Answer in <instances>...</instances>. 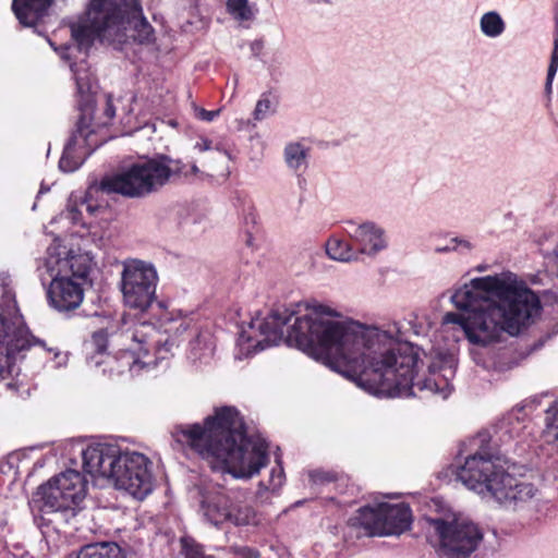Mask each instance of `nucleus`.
Segmentation results:
<instances>
[{
	"mask_svg": "<svg viewBox=\"0 0 558 558\" xmlns=\"http://www.w3.org/2000/svg\"><path fill=\"white\" fill-rule=\"evenodd\" d=\"M71 36L81 51L95 39L123 44L132 37L138 44H150L155 38L138 0H92L86 17L71 26Z\"/></svg>",
	"mask_w": 558,
	"mask_h": 558,
	"instance_id": "20e7f679",
	"label": "nucleus"
},
{
	"mask_svg": "<svg viewBox=\"0 0 558 558\" xmlns=\"http://www.w3.org/2000/svg\"><path fill=\"white\" fill-rule=\"evenodd\" d=\"M326 254L329 258L348 263L357 259L359 253L356 247L350 243L336 236H331L325 244Z\"/></svg>",
	"mask_w": 558,
	"mask_h": 558,
	"instance_id": "393cba45",
	"label": "nucleus"
},
{
	"mask_svg": "<svg viewBox=\"0 0 558 558\" xmlns=\"http://www.w3.org/2000/svg\"><path fill=\"white\" fill-rule=\"evenodd\" d=\"M86 481L75 470H66L41 485L35 502L43 514L74 510L86 496Z\"/></svg>",
	"mask_w": 558,
	"mask_h": 558,
	"instance_id": "9b49d317",
	"label": "nucleus"
},
{
	"mask_svg": "<svg viewBox=\"0 0 558 558\" xmlns=\"http://www.w3.org/2000/svg\"><path fill=\"white\" fill-rule=\"evenodd\" d=\"M149 364H150V362L142 361L140 357L133 359V362L130 365V371L132 373H135L137 368H144V367L148 366Z\"/></svg>",
	"mask_w": 558,
	"mask_h": 558,
	"instance_id": "37998d69",
	"label": "nucleus"
},
{
	"mask_svg": "<svg viewBox=\"0 0 558 558\" xmlns=\"http://www.w3.org/2000/svg\"><path fill=\"white\" fill-rule=\"evenodd\" d=\"M36 344L46 350L44 341L31 336L19 313L12 289L8 284L0 283V381L12 375L15 362L23 359L25 352ZM47 351L54 352L56 359L62 355L53 349H47Z\"/></svg>",
	"mask_w": 558,
	"mask_h": 558,
	"instance_id": "6e6552de",
	"label": "nucleus"
},
{
	"mask_svg": "<svg viewBox=\"0 0 558 558\" xmlns=\"http://www.w3.org/2000/svg\"><path fill=\"white\" fill-rule=\"evenodd\" d=\"M53 0H13L12 10L19 22L27 27L37 25L47 15Z\"/></svg>",
	"mask_w": 558,
	"mask_h": 558,
	"instance_id": "6ab92c4d",
	"label": "nucleus"
},
{
	"mask_svg": "<svg viewBox=\"0 0 558 558\" xmlns=\"http://www.w3.org/2000/svg\"><path fill=\"white\" fill-rule=\"evenodd\" d=\"M160 313L158 315L160 327L168 333V338L162 341L159 338V331L156 330L150 324L143 323L135 328L132 339L138 343L140 350L144 351L146 355L151 349L158 355L157 359H165L162 351L169 352L174 345L175 339L183 332H186L192 326V319L183 316L180 310H169L163 307L162 303L157 304Z\"/></svg>",
	"mask_w": 558,
	"mask_h": 558,
	"instance_id": "4468645a",
	"label": "nucleus"
},
{
	"mask_svg": "<svg viewBox=\"0 0 558 558\" xmlns=\"http://www.w3.org/2000/svg\"><path fill=\"white\" fill-rule=\"evenodd\" d=\"M412 511L404 504L380 502L375 506L361 507L349 519L348 526L356 530L357 536L401 535L411 527Z\"/></svg>",
	"mask_w": 558,
	"mask_h": 558,
	"instance_id": "9d476101",
	"label": "nucleus"
},
{
	"mask_svg": "<svg viewBox=\"0 0 558 558\" xmlns=\"http://www.w3.org/2000/svg\"><path fill=\"white\" fill-rule=\"evenodd\" d=\"M276 462L277 465L271 469L268 483L266 484L265 482H260L258 484L257 496L259 498L263 497L265 492L277 493L284 484L286 476L278 456L276 457Z\"/></svg>",
	"mask_w": 558,
	"mask_h": 558,
	"instance_id": "7c9ffc66",
	"label": "nucleus"
},
{
	"mask_svg": "<svg viewBox=\"0 0 558 558\" xmlns=\"http://www.w3.org/2000/svg\"><path fill=\"white\" fill-rule=\"evenodd\" d=\"M554 48H558V28H557L556 36L554 39Z\"/></svg>",
	"mask_w": 558,
	"mask_h": 558,
	"instance_id": "09e8293b",
	"label": "nucleus"
},
{
	"mask_svg": "<svg viewBox=\"0 0 558 558\" xmlns=\"http://www.w3.org/2000/svg\"><path fill=\"white\" fill-rule=\"evenodd\" d=\"M545 423L544 441L558 448V399L546 411Z\"/></svg>",
	"mask_w": 558,
	"mask_h": 558,
	"instance_id": "c85d7f7f",
	"label": "nucleus"
},
{
	"mask_svg": "<svg viewBox=\"0 0 558 558\" xmlns=\"http://www.w3.org/2000/svg\"><path fill=\"white\" fill-rule=\"evenodd\" d=\"M310 478L314 484H323L335 480V475L330 472L315 470L310 472Z\"/></svg>",
	"mask_w": 558,
	"mask_h": 558,
	"instance_id": "58836bf2",
	"label": "nucleus"
},
{
	"mask_svg": "<svg viewBox=\"0 0 558 558\" xmlns=\"http://www.w3.org/2000/svg\"><path fill=\"white\" fill-rule=\"evenodd\" d=\"M105 114L109 119H112L116 116V108L113 107V104H112V100L110 97H108V99H107Z\"/></svg>",
	"mask_w": 558,
	"mask_h": 558,
	"instance_id": "c03bdc74",
	"label": "nucleus"
},
{
	"mask_svg": "<svg viewBox=\"0 0 558 558\" xmlns=\"http://www.w3.org/2000/svg\"><path fill=\"white\" fill-rule=\"evenodd\" d=\"M169 125H171L172 128H175L177 126V121L175 120H169Z\"/></svg>",
	"mask_w": 558,
	"mask_h": 558,
	"instance_id": "8fccbe9b",
	"label": "nucleus"
},
{
	"mask_svg": "<svg viewBox=\"0 0 558 558\" xmlns=\"http://www.w3.org/2000/svg\"><path fill=\"white\" fill-rule=\"evenodd\" d=\"M185 173L179 161L167 156L137 161L121 171L106 175L99 189L107 194L144 198L165 186L173 174Z\"/></svg>",
	"mask_w": 558,
	"mask_h": 558,
	"instance_id": "0eeeda50",
	"label": "nucleus"
},
{
	"mask_svg": "<svg viewBox=\"0 0 558 558\" xmlns=\"http://www.w3.org/2000/svg\"><path fill=\"white\" fill-rule=\"evenodd\" d=\"M194 149L199 153H204L211 149H218V147L214 146L211 140L204 136H199L194 144Z\"/></svg>",
	"mask_w": 558,
	"mask_h": 558,
	"instance_id": "ea45409f",
	"label": "nucleus"
},
{
	"mask_svg": "<svg viewBox=\"0 0 558 558\" xmlns=\"http://www.w3.org/2000/svg\"><path fill=\"white\" fill-rule=\"evenodd\" d=\"M171 435L175 442L208 460L214 470L233 478H252L269 461L266 440L246 436L244 423L233 407L217 409L204 425H177Z\"/></svg>",
	"mask_w": 558,
	"mask_h": 558,
	"instance_id": "7ed1b4c3",
	"label": "nucleus"
},
{
	"mask_svg": "<svg viewBox=\"0 0 558 558\" xmlns=\"http://www.w3.org/2000/svg\"><path fill=\"white\" fill-rule=\"evenodd\" d=\"M474 245L470 240L465 238L454 236L449 240V243L445 246H438L435 248L438 253H445L450 251H458L460 253H468L473 250Z\"/></svg>",
	"mask_w": 558,
	"mask_h": 558,
	"instance_id": "72a5a7b5",
	"label": "nucleus"
},
{
	"mask_svg": "<svg viewBox=\"0 0 558 558\" xmlns=\"http://www.w3.org/2000/svg\"><path fill=\"white\" fill-rule=\"evenodd\" d=\"M450 300L466 313H447L444 329L460 331L470 343L480 347L499 341L504 333L518 336L542 311L539 298L510 271L473 278Z\"/></svg>",
	"mask_w": 558,
	"mask_h": 558,
	"instance_id": "f03ea898",
	"label": "nucleus"
},
{
	"mask_svg": "<svg viewBox=\"0 0 558 558\" xmlns=\"http://www.w3.org/2000/svg\"><path fill=\"white\" fill-rule=\"evenodd\" d=\"M498 462L497 456L477 451L457 468L456 476L468 489L492 499L507 472Z\"/></svg>",
	"mask_w": 558,
	"mask_h": 558,
	"instance_id": "ddd939ff",
	"label": "nucleus"
},
{
	"mask_svg": "<svg viewBox=\"0 0 558 558\" xmlns=\"http://www.w3.org/2000/svg\"><path fill=\"white\" fill-rule=\"evenodd\" d=\"M181 545L184 558H215L213 555L206 554L203 546L191 537H182Z\"/></svg>",
	"mask_w": 558,
	"mask_h": 558,
	"instance_id": "473e14b6",
	"label": "nucleus"
},
{
	"mask_svg": "<svg viewBox=\"0 0 558 558\" xmlns=\"http://www.w3.org/2000/svg\"><path fill=\"white\" fill-rule=\"evenodd\" d=\"M220 114V109L218 110H206L203 108H196V117L203 121L211 122Z\"/></svg>",
	"mask_w": 558,
	"mask_h": 558,
	"instance_id": "a19ab883",
	"label": "nucleus"
},
{
	"mask_svg": "<svg viewBox=\"0 0 558 558\" xmlns=\"http://www.w3.org/2000/svg\"><path fill=\"white\" fill-rule=\"evenodd\" d=\"M558 70V48H554L550 57V63L547 69V76L545 83V93L550 95L554 78Z\"/></svg>",
	"mask_w": 558,
	"mask_h": 558,
	"instance_id": "f704fd0d",
	"label": "nucleus"
},
{
	"mask_svg": "<svg viewBox=\"0 0 558 558\" xmlns=\"http://www.w3.org/2000/svg\"><path fill=\"white\" fill-rule=\"evenodd\" d=\"M481 33L487 38H498L506 31V22L497 11H487L478 21Z\"/></svg>",
	"mask_w": 558,
	"mask_h": 558,
	"instance_id": "a878e982",
	"label": "nucleus"
},
{
	"mask_svg": "<svg viewBox=\"0 0 558 558\" xmlns=\"http://www.w3.org/2000/svg\"><path fill=\"white\" fill-rule=\"evenodd\" d=\"M236 526L257 525L259 518L255 509L248 505H230L228 521Z\"/></svg>",
	"mask_w": 558,
	"mask_h": 558,
	"instance_id": "bb28decb",
	"label": "nucleus"
},
{
	"mask_svg": "<svg viewBox=\"0 0 558 558\" xmlns=\"http://www.w3.org/2000/svg\"><path fill=\"white\" fill-rule=\"evenodd\" d=\"M538 496V489L527 482L515 478L506 472L492 499L513 510L532 505Z\"/></svg>",
	"mask_w": 558,
	"mask_h": 558,
	"instance_id": "f3484780",
	"label": "nucleus"
},
{
	"mask_svg": "<svg viewBox=\"0 0 558 558\" xmlns=\"http://www.w3.org/2000/svg\"><path fill=\"white\" fill-rule=\"evenodd\" d=\"M157 283L158 274L153 264L140 259L123 263L120 288L128 307L147 311L156 299Z\"/></svg>",
	"mask_w": 558,
	"mask_h": 558,
	"instance_id": "f8f14e48",
	"label": "nucleus"
},
{
	"mask_svg": "<svg viewBox=\"0 0 558 558\" xmlns=\"http://www.w3.org/2000/svg\"><path fill=\"white\" fill-rule=\"evenodd\" d=\"M343 230L359 254L375 256L388 245L385 230L374 221L348 220Z\"/></svg>",
	"mask_w": 558,
	"mask_h": 558,
	"instance_id": "dca6fc26",
	"label": "nucleus"
},
{
	"mask_svg": "<svg viewBox=\"0 0 558 558\" xmlns=\"http://www.w3.org/2000/svg\"><path fill=\"white\" fill-rule=\"evenodd\" d=\"M288 308L272 311L263 320L253 319L236 340V359L248 357L280 342L355 383L377 397H415L427 391L448 398L457 363L452 355L440 354L428 366L430 377L416 374L418 357L399 328L381 330L339 319L340 314L317 301L305 304V313L291 322Z\"/></svg>",
	"mask_w": 558,
	"mask_h": 558,
	"instance_id": "f257e3e1",
	"label": "nucleus"
},
{
	"mask_svg": "<svg viewBox=\"0 0 558 558\" xmlns=\"http://www.w3.org/2000/svg\"><path fill=\"white\" fill-rule=\"evenodd\" d=\"M526 414L523 408H515L504 415L495 427V433L501 441L519 437L525 428Z\"/></svg>",
	"mask_w": 558,
	"mask_h": 558,
	"instance_id": "aec40b11",
	"label": "nucleus"
},
{
	"mask_svg": "<svg viewBox=\"0 0 558 558\" xmlns=\"http://www.w3.org/2000/svg\"><path fill=\"white\" fill-rule=\"evenodd\" d=\"M308 5L331 4L330 0H303Z\"/></svg>",
	"mask_w": 558,
	"mask_h": 558,
	"instance_id": "a18cd8bd",
	"label": "nucleus"
},
{
	"mask_svg": "<svg viewBox=\"0 0 558 558\" xmlns=\"http://www.w3.org/2000/svg\"><path fill=\"white\" fill-rule=\"evenodd\" d=\"M88 213L89 216H94L96 213H106L107 208L105 206L93 205L88 203L86 199L82 201L78 205L70 199L65 211L62 213L65 219L76 225L82 220V209Z\"/></svg>",
	"mask_w": 558,
	"mask_h": 558,
	"instance_id": "cd10ccee",
	"label": "nucleus"
},
{
	"mask_svg": "<svg viewBox=\"0 0 558 558\" xmlns=\"http://www.w3.org/2000/svg\"><path fill=\"white\" fill-rule=\"evenodd\" d=\"M310 147L299 141L289 142L283 148V160L289 170L301 175L308 166Z\"/></svg>",
	"mask_w": 558,
	"mask_h": 558,
	"instance_id": "412c9836",
	"label": "nucleus"
},
{
	"mask_svg": "<svg viewBox=\"0 0 558 558\" xmlns=\"http://www.w3.org/2000/svg\"><path fill=\"white\" fill-rule=\"evenodd\" d=\"M215 351V344L210 333L198 332L189 344L187 359L192 363L207 364Z\"/></svg>",
	"mask_w": 558,
	"mask_h": 558,
	"instance_id": "5701e85b",
	"label": "nucleus"
},
{
	"mask_svg": "<svg viewBox=\"0 0 558 558\" xmlns=\"http://www.w3.org/2000/svg\"><path fill=\"white\" fill-rule=\"evenodd\" d=\"M226 9L238 22H247L254 19V12L248 0H227Z\"/></svg>",
	"mask_w": 558,
	"mask_h": 558,
	"instance_id": "2f4dec72",
	"label": "nucleus"
},
{
	"mask_svg": "<svg viewBox=\"0 0 558 558\" xmlns=\"http://www.w3.org/2000/svg\"><path fill=\"white\" fill-rule=\"evenodd\" d=\"M76 558H126V556L117 543L98 542L83 546Z\"/></svg>",
	"mask_w": 558,
	"mask_h": 558,
	"instance_id": "b1692460",
	"label": "nucleus"
},
{
	"mask_svg": "<svg viewBox=\"0 0 558 558\" xmlns=\"http://www.w3.org/2000/svg\"><path fill=\"white\" fill-rule=\"evenodd\" d=\"M82 236L86 238V241L92 242L96 247H104L110 238L109 222L107 220L97 223L88 222L86 233Z\"/></svg>",
	"mask_w": 558,
	"mask_h": 558,
	"instance_id": "c756f323",
	"label": "nucleus"
},
{
	"mask_svg": "<svg viewBox=\"0 0 558 558\" xmlns=\"http://www.w3.org/2000/svg\"><path fill=\"white\" fill-rule=\"evenodd\" d=\"M92 119L82 113L76 122L75 130L66 142L59 161V168L64 172L77 170L85 159L101 145L95 140V132L90 125Z\"/></svg>",
	"mask_w": 558,
	"mask_h": 558,
	"instance_id": "2eb2a0df",
	"label": "nucleus"
},
{
	"mask_svg": "<svg viewBox=\"0 0 558 558\" xmlns=\"http://www.w3.org/2000/svg\"><path fill=\"white\" fill-rule=\"evenodd\" d=\"M92 269L93 258L88 254H75L56 240L37 266L43 283L50 279L49 305L60 313L76 310L83 302L85 286L92 284Z\"/></svg>",
	"mask_w": 558,
	"mask_h": 558,
	"instance_id": "423d86ee",
	"label": "nucleus"
},
{
	"mask_svg": "<svg viewBox=\"0 0 558 558\" xmlns=\"http://www.w3.org/2000/svg\"><path fill=\"white\" fill-rule=\"evenodd\" d=\"M178 161L180 162V166L182 167L183 171L186 173L173 174L172 177H190V175H196L199 173V169L195 163L187 167L184 163H182V161H180V160H178Z\"/></svg>",
	"mask_w": 558,
	"mask_h": 558,
	"instance_id": "79ce46f5",
	"label": "nucleus"
},
{
	"mask_svg": "<svg viewBox=\"0 0 558 558\" xmlns=\"http://www.w3.org/2000/svg\"><path fill=\"white\" fill-rule=\"evenodd\" d=\"M238 558H259L260 554L256 548L248 546H236L232 548Z\"/></svg>",
	"mask_w": 558,
	"mask_h": 558,
	"instance_id": "4c0bfd02",
	"label": "nucleus"
},
{
	"mask_svg": "<svg viewBox=\"0 0 558 558\" xmlns=\"http://www.w3.org/2000/svg\"><path fill=\"white\" fill-rule=\"evenodd\" d=\"M88 347L97 354H104L108 348L107 333L104 330L94 332Z\"/></svg>",
	"mask_w": 558,
	"mask_h": 558,
	"instance_id": "c9c22d12",
	"label": "nucleus"
},
{
	"mask_svg": "<svg viewBox=\"0 0 558 558\" xmlns=\"http://www.w3.org/2000/svg\"><path fill=\"white\" fill-rule=\"evenodd\" d=\"M72 39L74 41L72 45H66L60 49L54 48V50L62 59L70 62V68L76 84V92L87 105L90 102V94L94 86V77L86 61L90 48L86 51H81L77 48L76 40L73 37Z\"/></svg>",
	"mask_w": 558,
	"mask_h": 558,
	"instance_id": "a211bd4d",
	"label": "nucleus"
},
{
	"mask_svg": "<svg viewBox=\"0 0 558 558\" xmlns=\"http://www.w3.org/2000/svg\"><path fill=\"white\" fill-rule=\"evenodd\" d=\"M202 511L209 523L218 526L230 515L229 498L223 494L206 498L202 502Z\"/></svg>",
	"mask_w": 558,
	"mask_h": 558,
	"instance_id": "4be33fe9",
	"label": "nucleus"
},
{
	"mask_svg": "<svg viewBox=\"0 0 558 558\" xmlns=\"http://www.w3.org/2000/svg\"><path fill=\"white\" fill-rule=\"evenodd\" d=\"M82 460L86 473L111 480L116 488L137 500L153 492V462L142 452L122 449L118 444L95 442L82 450Z\"/></svg>",
	"mask_w": 558,
	"mask_h": 558,
	"instance_id": "39448f33",
	"label": "nucleus"
},
{
	"mask_svg": "<svg viewBox=\"0 0 558 558\" xmlns=\"http://www.w3.org/2000/svg\"><path fill=\"white\" fill-rule=\"evenodd\" d=\"M272 113L271 101L268 98H262L257 101L253 112L256 121H262Z\"/></svg>",
	"mask_w": 558,
	"mask_h": 558,
	"instance_id": "e433bc0d",
	"label": "nucleus"
},
{
	"mask_svg": "<svg viewBox=\"0 0 558 558\" xmlns=\"http://www.w3.org/2000/svg\"><path fill=\"white\" fill-rule=\"evenodd\" d=\"M263 43L260 40H255L251 45V49L254 53H257V51L262 50Z\"/></svg>",
	"mask_w": 558,
	"mask_h": 558,
	"instance_id": "49530a36",
	"label": "nucleus"
},
{
	"mask_svg": "<svg viewBox=\"0 0 558 558\" xmlns=\"http://www.w3.org/2000/svg\"><path fill=\"white\" fill-rule=\"evenodd\" d=\"M4 386L8 388V389H12V390H16L17 389V386H16V383L14 381H8L4 384Z\"/></svg>",
	"mask_w": 558,
	"mask_h": 558,
	"instance_id": "de8ad7c7",
	"label": "nucleus"
},
{
	"mask_svg": "<svg viewBox=\"0 0 558 558\" xmlns=\"http://www.w3.org/2000/svg\"><path fill=\"white\" fill-rule=\"evenodd\" d=\"M430 524L438 536L439 550L446 558H470L476 551L486 558L499 549L497 535L493 533L486 537L485 529L469 518H438Z\"/></svg>",
	"mask_w": 558,
	"mask_h": 558,
	"instance_id": "1a4fd4ad",
	"label": "nucleus"
}]
</instances>
